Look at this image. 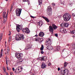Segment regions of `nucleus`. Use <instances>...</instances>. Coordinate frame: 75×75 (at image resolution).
I'll use <instances>...</instances> for the list:
<instances>
[{
  "label": "nucleus",
  "instance_id": "obj_19",
  "mask_svg": "<svg viewBox=\"0 0 75 75\" xmlns=\"http://www.w3.org/2000/svg\"><path fill=\"white\" fill-rule=\"evenodd\" d=\"M47 48L49 50H52V48H53L52 46H48L47 47Z\"/></svg>",
  "mask_w": 75,
  "mask_h": 75
},
{
  "label": "nucleus",
  "instance_id": "obj_29",
  "mask_svg": "<svg viewBox=\"0 0 75 75\" xmlns=\"http://www.w3.org/2000/svg\"><path fill=\"white\" fill-rule=\"evenodd\" d=\"M6 68L7 69V70H9V71H10V70H11V68H10V67H8L7 66V67H6Z\"/></svg>",
  "mask_w": 75,
  "mask_h": 75
},
{
  "label": "nucleus",
  "instance_id": "obj_30",
  "mask_svg": "<svg viewBox=\"0 0 75 75\" xmlns=\"http://www.w3.org/2000/svg\"><path fill=\"white\" fill-rule=\"evenodd\" d=\"M71 33H72V34H74L75 35V30H73L71 32Z\"/></svg>",
  "mask_w": 75,
  "mask_h": 75
},
{
  "label": "nucleus",
  "instance_id": "obj_54",
  "mask_svg": "<svg viewBox=\"0 0 75 75\" xmlns=\"http://www.w3.org/2000/svg\"><path fill=\"white\" fill-rule=\"evenodd\" d=\"M8 35H11V33H10L9 34H8Z\"/></svg>",
  "mask_w": 75,
  "mask_h": 75
},
{
  "label": "nucleus",
  "instance_id": "obj_14",
  "mask_svg": "<svg viewBox=\"0 0 75 75\" xmlns=\"http://www.w3.org/2000/svg\"><path fill=\"white\" fill-rule=\"evenodd\" d=\"M60 30L61 32L62 33H66L67 32V30H66V29L63 28H60Z\"/></svg>",
  "mask_w": 75,
  "mask_h": 75
},
{
  "label": "nucleus",
  "instance_id": "obj_31",
  "mask_svg": "<svg viewBox=\"0 0 75 75\" xmlns=\"http://www.w3.org/2000/svg\"><path fill=\"white\" fill-rule=\"evenodd\" d=\"M2 37H3V34L1 33V34L0 36V41H1V39H2Z\"/></svg>",
  "mask_w": 75,
  "mask_h": 75
},
{
  "label": "nucleus",
  "instance_id": "obj_36",
  "mask_svg": "<svg viewBox=\"0 0 75 75\" xmlns=\"http://www.w3.org/2000/svg\"><path fill=\"white\" fill-rule=\"evenodd\" d=\"M61 1V4H64V3H65V1H63V2H62Z\"/></svg>",
  "mask_w": 75,
  "mask_h": 75
},
{
  "label": "nucleus",
  "instance_id": "obj_38",
  "mask_svg": "<svg viewBox=\"0 0 75 75\" xmlns=\"http://www.w3.org/2000/svg\"><path fill=\"white\" fill-rule=\"evenodd\" d=\"M55 35L56 37H58V34L57 33H55Z\"/></svg>",
  "mask_w": 75,
  "mask_h": 75
},
{
  "label": "nucleus",
  "instance_id": "obj_64",
  "mask_svg": "<svg viewBox=\"0 0 75 75\" xmlns=\"http://www.w3.org/2000/svg\"><path fill=\"white\" fill-rule=\"evenodd\" d=\"M6 49H5V51H6Z\"/></svg>",
  "mask_w": 75,
  "mask_h": 75
},
{
  "label": "nucleus",
  "instance_id": "obj_53",
  "mask_svg": "<svg viewBox=\"0 0 75 75\" xmlns=\"http://www.w3.org/2000/svg\"><path fill=\"white\" fill-rule=\"evenodd\" d=\"M65 50V49H64L62 50V52H64V51Z\"/></svg>",
  "mask_w": 75,
  "mask_h": 75
},
{
  "label": "nucleus",
  "instance_id": "obj_45",
  "mask_svg": "<svg viewBox=\"0 0 75 75\" xmlns=\"http://www.w3.org/2000/svg\"><path fill=\"white\" fill-rule=\"evenodd\" d=\"M57 70L58 71H59L60 70V68L58 67V68H57Z\"/></svg>",
  "mask_w": 75,
  "mask_h": 75
},
{
  "label": "nucleus",
  "instance_id": "obj_39",
  "mask_svg": "<svg viewBox=\"0 0 75 75\" xmlns=\"http://www.w3.org/2000/svg\"><path fill=\"white\" fill-rule=\"evenodd\" d=\"M11 40V37H10L9 38V41H10Z\"/></svg>",
  "mask_w": 75,
  "mask_h": 75
},
{
  "label": "nucleus",
  "instance_id": "obj_62",
  "mask_svg": "<svg viewBox=\"0 0 75 75\" xmlns=\"http://www.w3.org/2000/svg\"><path fill=\"white\" fill-rule=\"evenodd\" d=\"M28 4H29V2H28Z\"/></svg>",
  "mask_w": 75,
  "mask_h": 75
},
{
  "label": "nucleus",
  "instance_id": "obj_20",
  "mask_svg": "<svg viewBox=\"0 0 75 75\" xmlns=\"http://www.w3.org/2000/svg\"><path fill=\"white\" fill-rule=\"evenodd\" d=\"M45 57H40V59H41V61H45Z\"/></svg>",
  "mask_w": 75,
  "mask_h": 75
},
{
  "label": "nucleus",
  "instance_id": "obj_43",
  "mask_svg": "<svg viewBox=\"0 0 75 75\" xmlns=\"http://www.w3.org/2000/svg\"><path fill=\"white\" fill-rule=\"evenodd\" d=\"M5 54L6 55V57H7V56L8 55V54H7V53H6V52H5Z\"/></svg>",
  "mask_w": 75,
  "mask_h": 75
},
{
  "label": "nucleus",
  "instance_id": "obj_15",
  "mask_svg": "<svg viewBox=\"0 0 75 75\" xmlns=\"http://www.w3.org/2000/svg\"><path fill=\"white\" fill-rule=\"evenodd\" d=\"M47 67V65L44 63H42L41 65V68L42 69H44Z\"/></svg>",
  "mask_w": 75,
  "mask_h": 75
},
{
  "label": "nucleus",
  "instance_id": "obj_8",
  "mask_svg": "<svg viewBox=\"0 0 75 75\" xmlns=\"http://www.w3.org/2000/svg\"><path fill=\"white\" fill-rule=\"evenodd\" d=\"M51 39V38H50L46 40V42L48 45H50L52 44V42Z\"/></svg>",
  "mask_w": 75,
  "mask_h": 75
},
{
  "label": "nucleus",
  "instance_id": "obj_40",
  "mask_svg": "<svg viewBox=\"0 0 75 75\" xmlns=\"http://www.w3.org/2000/svg\"><path fill=\"white\" fill-rule=\"evenodd\" d=\"M72 16L73 17H75V14L74 13L72 14Z\"/></svg>",
  "mask_w": 75,
  "mask_h": 75
},
{
  "label": "nucleus",
  "instance_id": "obj_26",
  "mask_svg": "<svg viewBox=\"0 0 75 75\" xmlns=\"http://www.w3.org/2000/svg\"><path fill=\"white\" fill-rule=\"evenodd\" d=\"M3 69L4 70V71L5 73H6V68L5 67H3Z\"/></svg>",
  "mask_w": 75,
  "mask_h": 75
},
{
  "label": "nucleus",
  "instance_id": "obj_27",
  "mask_svg": "<svg viewBox=\"0 0 75 75\" xmlns=\"http://www.w3.org/2000/svg\"><path fill=\"white\" fill-rule=\"evenodd\" d=\"M13 5H12L10 9V13H11V11H12V10H13Z\"/></svg>",
  "mask_w": 75,
  "mask_h": 75
},
{
  "label": "nucleus",
  "instance_id": "obj_32",
  "mask_svg": "<svg viewBox=\"0 0 75 75\" xmlns=\"http://www.w3.org/2000/svg\"><path fill=\"white\" fill-rule=\"evenodd\" d=\"M2 55H3V52H1L0 58H1V57H2Z\"/></svg>",
  "mask_w": 75,
  "mask_h": 75
},
{
  "label": "nucleus",
  "instance_id": "obj_1",
  "mask_svg": "<svg viewBox=\"0 0 75 75\" xmlns=\"http://www.w3.org/2000/svg\"><path fill=\"white\" fill-rule=\"evenodd\" d=\"M52 26H49V30L50 33H51L52 34L53 33V31H54V29L55 30L57 28H58V26H56L54 24H52Z\"/></svg>",
  "mask_w": 75,
  "mask_h": 75
},
{
  "label": "nucleus",
  "instance_id": "obj_6",
  "mask_svg": "<svg viewBox=\"0 0 75 75\" xmlns=\"http://www.w3.org/2000/svg\"><path fill=\"white\" fill-rule=\"evenodd\" d=\"M63 71H61L60 73L62 75H65V74H66L67 75L68 74V70L65 68Z\"/></svg>",
  "mask_w": 75,
  "mask_h": 75
},
{
  "label": "nucleus",
  "instance_id": "obj_4",
  "mask_svg": "<svg viewBox=\"0 0 75 75\" xmlns=\"http://www.w3.org/2000/svg\"><path fill=\"white\" fill-rule=\"evenodd\" d=\"M21 10H22V9L21 8H17L16 9V15L17 16H20L21 13Z\"/></svg>",
  "mask_w": 75,
  "mask_h": 75
},
{
  "label": "nucleus",
  "instance_id": "obj_5",
  "mask_svg": "<svg viewBox=\"0 0 75 75\" xmlns=\"http://www.w3.org/2000/svg\"><path fill=\"white\" fill-rule=\"evenodd\" d=\"M47 14L49 16H50V14H51V13H52V9H51L50 6H49L47 7Z\"/></svg>",
  "mask_w": 75,
  "mask_h": 75
},
{
  "label": "nucleus",
  "instance_id": "obj_28",
  "mask_svg": "<svg viewBox=\"0 0 75 75\" xmlns=\"http://www.w3.org/2000/svg\"><path fill=\"white\" fill-rule=\"evenodd\" d=\"M65 27H68V25H69V24L68 23H65Z\"/></svg>",
  "mask_w": 75,
  "mask_h": 75
},
{
  "label": "nucleus",
  "instance_id": "obj_41",
  "mask_svg": "<svg viewBox=\"0 0 75 75\" xmlns=\"http://www.w3.org/2000/svg\"><path fill=\"white\" fill-rule=\"evenodd\" d=\"M55 51H58V48L56 47L54 49Z\"/></svg>",
  "mask_w": 75,
  "mask_h": 75
},
{
  "label": "nucleus",
  "instance_id": "obj_22",
  "mask_svg": "<svg viewBox=\"0 0 75 75\" xmlns=\"http://www.w3.org/2000/svg\"><path fill=\"white\" fill-rule=\"evenodd\" d=\"M60 26L62 27H65V23H62L60 25Z\"/></svg>",
  "mask_w": 75,
  "mask_h": 75
},
{
  "label": "nucleus",
  "instance_id": "obj_61",
  "mask_svg": "<svg viewBox=\"0 0 75 75\" xmlns=\"http://www.w3.org/2000/svg\"><path fill=\"white\" fill-rule=\"evenodd\" d=\"M16 71H15V73H16Z\"/></svg>",
  "mask_w": 75,
  "mask_h": 75
},
{
  "label": "nucleus",
  "instance_id": "obj_46",
  "mask_svg": "<svg viewBox=\"0 0 75 75\" xmlns=\"http://www.w3.org/2000/svg\"><path fill=\"white\" fill-rule=\"evenodd\" d=\"M12 70H13V71H15V69H14V68H12Z\"/></svg>",
  "mask_w": 75,
  "mask_h": 75
},
{
  "label": "nucleus",
  "instance_id": "obj_9",
  "mask_svg": "<svg viewBox=\"0 0 75 75\" xmlns=\"http://www.w3.org/2000/svg\"><path fill=\"white\" fill-rule=\"evenodd\" d=\"M23 28V26L22 25H18L16 26V30L18 32H20V30Z\"/></svg>",
  "mask_w": 75,
  "mask_h": 75
},
{
  "label": "nucleus",
  "instance_id": "obj_13",
  "mask_svg": "<svg viewBox=\"0 0 75 75\" xmlns=\"http://www.w3.org/2000/svg\"><path fill=\"white\" fill-rule=\"evenodd\" d=\"M32 48V45L31 44H29L26 47L25 50H28V49H31Z\"/></svg>",
  "mask_w": 75,
  "mask_h": 75
},
{
  "label": "nucleus",
  "instance_id": "obj_51",
  "mask_svg": "<svg viewBox=\"0 0 75 75\" xmlns=\"http://www.w3.org/2000/svg\"><path fill=\"white\" fill-rule=\"evenodd\" d=\"M8 61H6V65H7V64H8V62H7Z\"/></svg>",
  "mask_w": 75,
  "mask_h": 75
},
{
  "label": "nucleus",
  "instance_id": "obj_48",
  "mask_svg": "<svg viewBox=\"0 0 75 75\" xmlns=\"http://www.w3.org/2000/svg\"><path fill=\"white\" fill-rule=\"evenodd\" d=\"M60 50V49H59V47H58L57 51H59Z\"/></svg>",
  "mask_w": 75,
  "mask_h": 75
},
{
  "label": "nucleus",
  "instance_id": "obj_44",
  "mask_svg": "<svg viewBox=\"0 0 75 75\" xmlns=\"http://www.w3.org/2000/svg\"><path fill=\"white\" fill-rule=\"evenodd\" d=\"M30 17L33 18H35V17L33 16H30Z\"/></svg>",
  "mask_w": 75,
  "mask_h": 75
},
{
  "label": "nucleus",
  "instance_id": "obj_35",
  "mask_svg": "<svg viewBox=\"0 0 75 75\" xmlns=\"http://www.w3.org/2000/svg\"><path fill=\"white\" fill-rule=\"evenodd\" d=\"M23 2H25L26 1L28 2V0H23Z\"/></svg>",
  "mask_w": 75,
  "mask_h": 75
},
{
  "label": "nucleus",
  "instance_id": "obj_12",
  "mask_svg": "<svg viewBox=\"0 0 75 75\" xmlns=\"http://www.w3.org/2000/svg\"><path fill=\"white\" fill-rule=\"evenodd\" d=\"M18 37H19V40H24V36L23 35L18 34Z\"/></svg>",
  "mask_w": 75,
  "mask_h": 75
},
{
  "label": "nucleus",
  "instance_id": "obj_49",
  "mask_svg": "<svg viewBox=\"0 0 75 75\" xmlns=\"http://www.w3.org/2000/svg\"><path fill=\"white\" fill-rule=\"evenodd\" d=\"M42 25H43V23H41V25H40V27H41V26H42Z\"/></svg>",
  "mask_w": 75,
  "mask_h": 75
},
{
  "label": "nucleus",
  "instance_id": "obj_37",
  "mask_svg": "<svg viewBox=\"0 0 75 75\" xmlns=\"http://www.w3.org/2000/svg\"><path fill=\"white\" fill-rule=\"evenodd\" d=\"M41 54H43L44 53V52H43V51H41L40 52Z\"/></svg>",
  "mask_w": 75,
  "mask_h": 75
},
{
  "label": "nucleus",
  "instance_id": "obj_2",
  "mask_svg": "<svg viewBox=\"0 0 75 75\" xmlns=\"http://www.w3.org/2000/svg\"><path fill=\"white\" fill-rule=\"evenodd\" d=\"M63 17L64 21H69L70 19H71V16L69 13H65L64 16H63Z\"/></svg>",
  "mask_w": 75,
  "mask_h": 75
},
{
  "label": "nucleus",
  "instance_id": "obj_3",
  "mask_svg": "<svg viewBox=\"0 0 75 75\" xmlns=\"http://www.w3.org/2000/svg\"><path fill=\"white\" fill-rule=\"evenodd\" d=\"M6 14V12H4L3 13V23L4 24H6L7 21V15L8 14Z\"/></svg>",
  "mask_w": 75,
  "mask_h": 75
},
{
  "label": "nucleus",
  "instance_id": "obj_63",
  "mask_svg": "<svg viewBox=\"0 0 75 75\" xmlns=\"http://www.w3.org/2000/svg\"><path fill=\"white\" fill-rule=\"evenodd\" d=\"M19 70H20V69H18V71H19Z\"/></svg>",
  "mask_w": 75,
  "mask_h": 75
},
{
  "label": "nucleus",
  "instance_id": "obj_16",
  "mask_svg": "<svg viewBox=\"0 0 75 75\" xmlns=\"http://www.w3.org/2000/svg\"><path fill=\"white\" fill-rule=\"evenodd\" d=\"M42 18H43L44 19V20H45L47 23H49L50 22V20L48 18L44 16H42Z\"/></svg>",
  "mask_w": 75,
  "mask_h": 75
},
{
  "label": "nucleus",
  "instance_id": "obj_47",
  "mask_svg": "<svg viewBox=\"0 0 75 75\" xmlns=\"http://www.w3.org/2000/svg\"><path fill=\"white\" fill-rule=\"evenodd\" d=\"M11 75H13V72H11V73H10Z\"/></svg>",
  "mask_w": 75,
  "mask_h": 75
},
{
  "label": "nucleus",
  "instance_id": "obj_55",
  "mask_svg": "<svg viewBox=\"0 0 75 75\" xmlns=\"http://www.w3.org/2000/svg\"><path fill=\"white\" fill-rule=\"evenodd\" d=\"M21 71H22V70H21L20 71H19V73H20L21 72Z\"/></svg>",
  "mask_w": 75,
  "mask_h": 75
},
{
  "label": "nucleus",
  "instance_id": "obj_58",
  "mask_svg": "<svg viewBox=\"0 0 75 75\" xmlns=\"http://www.w3.org/2000/svg\"><path fill=\"white\" fill-rule=\"evenodd\" d=\"M8 1V0H5V1Z\"/></svg>",
  "mask_w": 75,
  "mask_h": 75
},
{
  "label": "nucleus",
  "instance_id": "obj_57",
  "mask_svg": "<svg viewBox=\"0 0 75 75\" xmlns=\"http://www.w3.org/2000/svg\"><path fill=\"white\" fill-rule=\"evenodd\" d=\"M67 46H69V44H67Z\"/></svg>",
  "mask_w": 75,
  "mask_h": 75
},
{
  "label": "nucleus",
  "instance_id": "obj_18",
  "mask_svg": "<svg viewBox=\"0 0 75 75\" xmlns=\"http://www.w3.org/2000/svg\"><path fill=\"white\" fill-rule=\"evenodd\" d=\"M39 35L40 37H43L44 35V33L41 32L39 33Z\"/></svg>",
  "mask_w": 75,
  "mask_h": 75
},
{
  "label": "nucleus",
  "instance_id": "obj_50",
  "mask_svg": "<svg viewBox=\"0 0 75 75\" xmlns=\"http://www.w3.org/2000/svg\"><path fill=\"white\" fill-rule=\"evenodd\" d=\"M5 58L6 59V61H8L7 60V57H6Z\"/></svg>",
  "mask_w": 75,
  "mask_h": 75
},
{
  "label": "nucleus",
  "instance_id": "obj_7",
  "mask_svg": "<svg viewBox=\"0 0 75 75\" xmlns=\"http://www.w3.org/2000/svg\"><path fill=\"white\" fill-rule=\"evenodd\" d=\"M38 40L40 42H41L43 41L44 39L42 38H35L33 39V40L35 41H37Z\"/></svg>",
  "mask_w": 75,
  "mask_h": 75
},
{
  "label": "nucleus",
  "instance_id": "obj_10",
  "mask_svg": "<svg viewBox=\"0 0 75 75\" xmlns=\"http://www.w3.org/2000/svg\"><path fill=\"white\" fill-rule=\"evenodd\" d=\"M22 56H23V54L22 53H18L15 55L16 57L19 59H21V57Z\"/></svg>",
  "mask_w": 75,
  "mask_h": 75
},
{
  "label": "nucleus",
  "instance_id": "obj_52",
  "mask_svg": "<svg viewBox=\"0 0 75 75\" xmlns=\"http://www.w3.org/2000/svg\"><path fill=\"white\" fill-rule=\"evenodd\" d=\"M6 75H8V74L7 72H6Z\"/></svg>",
  "mask_w": 75,
  "mask_h": 75
},
{
  "label": "nucleus",
  "instance_id": "obj_42",
  "mask_svg": "<svg viewBox=\"0 0 75 75\" xmlns=\"http://www.w3.org/2000/svg\"><path fill=\"white\" fill-rule=\"evenodd\" d=\"M48 65L49 66H51V63H49L48 64Z\"/></svg>",
  "mask_w": 75,
  "mask_h": 75
},
{
  "label": "nucleus",
  "instance_id": "obj_56",
  "mask_svg": "<svg viewBox=\"0 0 75 75\" xmlns=\"http://www.w3.org/2000/svg\"><path fill=\"white\" fill-rule=\"evenodd\" d=\"M1 52H3V49H1Z\"/></svg>",
  "mask_w": 75,
  "mask_h": 75
},
{
  "label": "nucleus",
  "instance_id": "obj_25",
  "mask_svg": "<svg viewBox=\"0 0 75 75\" xmlns=\"http://www.w3.org/2000/svg\"><path fill=\"white\" fill-rule=\"evenodd\" d=\"M20 37H18H18L16 38L15 40H16V41H18V40H21L20 39Z\"/></svg>",
  "mask_w": 75,
  "mask_h": 75
},
{
  "label": "nucleus",
  "instance_id": "obj_59",
  "mask_svg": "<svg viewBox=\"0 0 75 75\" xmlns=\"http://www.w3.org/2000/svg\"><path fill=\"white\" fill-rule=\"evenodd\" d=\"M8 64H7V65H6L7 67H8Z\"/></svg>",
  "mask_w": 75,
  "mask_h": 75
},
{
  "label": "nucleus",
  "instance_id": "obj_60",
  "mask_svg": "<svg viewBox=\"0 0 75 75\" xmlns=\"http://www.w3.org/2000/svg\"><path fill=\"white\" fill-rule=\"evenodd\" d=\"M35 37H37V35H35Z\"/></svg>",
  "mask_w": 75,
  "mask_h": 75
},
{
  "label": "nucleus",
  "instance_id": "obj_11",
  "mask_svg": "<svg viewBox=\"0 0 75 75\" xmlns=\"http://www.w3.org/2000/svg\"><path fill=\"white\" fill-rule=\"evenodd\" d=\"M22 31L24 33H26V34H28L30 32V31L29 30H28V28L26 29H22Z\"/></svg>",
  "mask_w": 75,
  "mask_h": 75
},
{
  "label": "nucleus",
  "instance_id": "obj_23",
  "mask_svg": "<svg viewBox=\"0 0 75 75\" xmlns=\"http://www.w3.org/2000/svg\"><path fill=\"white\" fill-rule=\"evenodd\" d=\"M39 0V5H40V6H41V4H42V0Z\"/></svg>",
  "mask_w": 75,
  "mask_h": 75
},
{
  "label": "nucleus",
  "instance_id": "obj_21",
  "mask_svg": "<svg viewBox=\"0 0 75 75\" xmlns=\"http://www.w3.org/2000/svg\"><path fill=\"white\" fill-rule=\"evenodd\" d=\"M7 52L8 55H9L10 52V49H9V47L8 46L7 48Z\"/></svg>",
  "mask_w": 75,
  "mask_h": 75
},
{
  "label": "nucleus",
  "instance_id": "obj_24",
  "mask_svg": "<svg viewBox=\"0 0 75 75\" xmlns=\"http://www.w3.org/2000/svg\"><path fill=\"white\" fill-rule=\"evenodd\" d=\"M43 50H44V46L43 45H42L41 47L40 48V50L41 51H43Z\"/></svg>",
  "mask_w": 75,
  "mask_h": 75
},
{
  "label": "nucleus",
  "instance_id": "obj_34",
  "mask_svg": "<svg viewBox=\"0 0 75 75\" xmlns=\"http://www.w3.org/2000/svg\"><path fill=\"white\" fill-rule=\"evenodd\" d=\"M40 23H42V22L41 21H40L38 23L39 24V26H40Z\"/></svg>",
  "mask_w": 75,
  "mask_h": 75
},
{
  "label": "nucleus",
  "instance_id": "obj_17",
  "mask_svg": "<svg viewBox=\"0 0 75 75\" xmlns=\"http://www.w3.org/2000/svg\"><path fill=\"white\" fill-rule=\"evenodd\" d=\"M68 64V63L64 62V67H62V69H65V67H66L67 65V64Z\"/></svg>",
  "mask_w": 75,
  "mask_h": 75
},
{
  "label": "nucleus",
  "instance_id": "obj_33",
  "mask_svg": "<svg viewBox=\"0 0 75 75\" xmlns=\"http://www.w3.org/2000/svg\"><path fill=\"white\" fill-rule=\"evenodd\" d=\"M52 5L53 7H55V4L54 3H52Z\"/></svg>",
  "mask_w": 75,
  "mask_h": 75
}]
</instances>
